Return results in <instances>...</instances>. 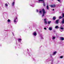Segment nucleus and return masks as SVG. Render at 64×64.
<instances>
[{"label":"nucleus","mask_w":64,"mask_h":64,"mask_svg":"<svg viewBox=\"0 0 64 64\" xmlns=\"http://www.w3.org/2000/svg\"><path fill=\"white\" fill-rule=\"evenodd\" d=\"M49 59V58H48V60H49L48 61H51V64H53V61L54 60V58H52V57H51V58H50L51 60Z\"/></svg>","instance_id":"obj_1"},{"label":"nucleus","mask_w":64,"mask_h":64,"mask_svg":"<svg viewBox=\"0 0 64 64\" xmlns=\"http://www.w3.org/2000/svg\"><path fill=\"white\" fill-rule=\"evenodd\" d=\"M38 1V3H41V2H42L44 4V6H45V4L44 3V0H39Z\"/></svg>","instance_id":"obj_2"},{"label":"nucleus","mask_w":64,"mask_h":64,"mask_svg":"<svg viewBox=\"0 0 64 64\" xmlns=\"http://www.w3.org/2000/svg\"><path fill=\"white\" fill-rule=\"evenodd\" d=\"M42 12H43L42 13V17H44V15H45V14L46 13V12L45 11V10L44 9H42Z\"/></svg>","instance_id":"obj_3"},{"label":"nucleus","mask_w":64,"mask_h":64,"mask_svg":"<svg viewBox=\"0 0 64 64\" xmlns=\"http://www.w3.org/2000/svg\"><path fill=\"white\" fill-rule=\"evenodd\" d=\"M14 23L16 22L17 23L18 22V20L17 19V17H16L15 18L14 20Z\"/></svg>","instance_id":"obj_4"},{"label":"nucleus","mask_w":64,"mask_h":64,"mask_svg":"<svg viewBox=\"0 0 64 64\" xmlns=\"http://www.w3.org/2000/svg\"><path fill=\"white\" fill-rule=\"evenodd\" d=\"M64 29V28H63V26H61L60 29V32H62V31H63L64 30H63Z\"/></svg>","instance_id":"obj_5"},{"label":"nucleus","mask_w":64,"mask_h":64,"mask_svg":"<svg viewBox=\"0 0 64 64\" xmlns=\"http://www.w3.org/2000/svg\"><path fill=\"white\" fill-rule=\"evenodd\" d=\"M33 35L34 36H36V35H37V33H36V32H34L33 33Z\"/></svg>","instance_id":"obj_6"},{"label":"nucleus","mask_w":64,"mask_h":64,"mask_svg":"<svg viewBox=\"0 0 64 64\" xmlns=\"http://www.w3.org/2000/svg\"><path fill=\"white\" fill-rule=\"evenodd\" d=\"M64 17V14H62V17H61V16H60L59 17V19H61V18H63Z\"/></svg>","instance_id":"obj_7"},{"label":"nucleus","mask_w":64,"mask_h":64,"mask_svg":"<svg viewBox=\"0 0 64 64\" xmlns=\"http://www.w3.org/2000/svg\"><path fill=\"white\" fill-rule=\"evenodd\" d=\"M44 23L45 24H47V22L46 21V19L45 18L44 20Z\"/></svg>","instance_id":"obj_8"},{"label":"nucleus","mask_w":64,"mask_h":64,"mask_svg":"<svg viewBox=\"0 0 64 64\" xmlns=\"http://www.w3.org/2000/svg\"><path fill=\"white\" fill-rule=\"evenodd\" d=\"M40 37L41 39H43L44 38H43V35L42 34H40Z\"/></svg>","instance_id":"obj_9"},{"label":"nucleus","mask_w":64,"mask_h":64,"mask_svg":"<svg viewBox=\"0 0 64 64\" xmlns=\"http://www.w3.org/2000/svg\"><path fill=\"white\" fill-rule=\"evenodd\" d=\"M18 40L19 42H21V41L22 40V39L20 38H18Z\"/></svg>","instance_id":"obj_10"},{"label":"nucleus","mask_w":64,"mask_h":64,"mask_svg":"<svg viewBox=\"0 0 64 64\" xmlns=\"http://www.w3.org/2000/svg\"><path fill=\"white\" fill-rule=\"evenodd\" d=\"M57 52L56 51L54 52L53 53V56H54V55H56V54L57 53Z\"/></svg>","instance_id":"obj_11"},{"label":"nucleus","mask_w":64,"mask_h":64,"mask_svg":"<svg viewBox=\"0 0 64 64\" xmlns=\"http://www.w3.org/2000/svg\"><path fill=\"white\" fill-rule=\"evenodd\" d=\"M59 19H58L56 20V24H58V22H59Z\"/></svg>","instance_id":"obj_12"},{"label":"nucleus","mask_w":64,"mask_h":64,"mask_svg":"<svg viewBox=\"0 0 64 64\" xmlns=\"http://www.w3.org/2000/svg\"><path fill=\"white\" fill-rule=\"evenodd\" d=\"M50 6L51 7H55L56 6H55V4H54L53 5H50Z\"/></svg>","instance_id":"obj_13"},{"label":"nucleus","mask_w":64,"mask_h":64,"mask_svg":"<svg viewBox=\"0 0 64 64\" xmlns=\"http://www.w3.org/2000/svg\"><path fill=\"white\" fill-rule=\"evenodd\" d=\"M14 4H15V2H13L12 4V6H14Z\"/></svg>","instance_id":"obj_14"},{"label":"nucleus","mask_w":64,"mask_h":64,"mask_svg":"<svg viewBox=\"0 0 64 64\" xmlns=\"http://www.w3.org/2000/svg\"><path fill=\"white\" fill-rule=\"evenodd\" d=\"M48 30H49L50 31H51V30H52V27H50L48 28Z\"/></svg>","instance_id":"obj_15"},{"label":"nucleus","mask_w":64,"mask_h":64,"mask_svg":"<svg viewBox=\"0 0 64 64\" xmlns=\"http://www.w3.org/2000/svg\"><path fill=\"white\" fill-rule=\"evenodd\" d=\"M62 24H64V18L62 19Z\"/></svg>","instance_id":"obj_16"},{"label":"nucleus","mask_w":64,"mask_h":64,"mask_svg":"<svg viewBox=\"0 0 64 64\" xmlns=\"http://www.w3.org/2000/svg\"><path fill=\"white\" fill-rule=\"evenodd\" d=\"M51 23V21H48V24H50V23Z\"/></svg>","instance_id":"obj_17"},{"label":"nucleus","mask_w":64,"mask_h":64,"mask_svg":"<svg viewBox=\"0 0 64 64\" xmlns=\"http://www.w3.org/2000/svg\"><path fill=\"white\" fill-rule=\"evenodd\" d=\"M60 40H64V38H63L61 37L60 38Z\"/></svg>","instance_id":"obj_18"},{"label":"nucleus","mask_w":64,"mask_h":64,"mask_svg":"<svg viewBox=\"0 0 64 64\" xmlns=\"http://www.w3.org/2000/svg\"><path fill=\"white\" fill-rule=\"evenodd\" d=\"M7 21L8 22H9V23H10V22H11V20H10V19H8Z\"/></svg>","instance_id":"obj_19"},{"label":"nucleus","mask_w":64,"mask_h":64,"mask_svg":"<svg viewBox=\"0 0 64 64\" xmlns=\"http://www.w3.org/2000/svg\"><path fill=\"white\" fill-rule=\"evenodd\" d=\"M56 18V16H54L53 18V20H55V19Z\"/></svg>","instance_id":"obj_20"},{"label":"nucleus","mask_w":64,"mask_h":64,"mask_svg":"<svg viewBox=\"0 0 64 64\" xmlns=\"http://www.w3.org/2000/svg\"><path fill=\"white\" fill-rule=\"evenodd\" d=\"M5 6H6V7H8V4L7 3H6L5 4Z\"/></svg>","instance_id":"obj_21"},{"label":"nucleus","mask_w":64,"mask_h":64,"mask_svg":"<svg viewBox=\"0 0 64 64\" xmlns=\"http://www.w3.org/2000/svg\"><path fill=\"white\" fill-rule=\"evenodd\" d=\"M55 39V36H53L52 38V40H54Z\"/></svg>","instance_id":"obj_22"},{"label":"nucleus","mask_w":64,"mask_h":64,"mask_svg":"<svg viewBox=\"0 0 64 64\" xmlns=\"http://www.w3.org/2000/svg\"><path fill=\"white\" fill-rule=\"evenodd\" d=\"M39 13L40 14H42V11L41 10L39 12Z\"/></svg>","instance_id":"obj_23"},{"label":"nucleus","mask_w":64,"mask_h":64,"mask_svg":"<svg viewBox=\"0 0 64 64\" xmlns=\"http://www.w3.org/2000/svg\"><path fill=\"white\" fill-rule=\"evenodd\" d=\"M58 26H56L55 28V29H56L57 28H58Z\"/></svg>","instance_id":"obj_24"},{"label":"nucleus","mask_w":64,"mask_h":64,"mask_svg":"<svg viewBox=\"0 0 64 64\" xmlns=\"http://www.w3.org/2000/svg\"><path fill=\"white\" fill-rule=\"evenodd\" d=\"M46 9H49V6H46Z\"/></svg>","instance_id":"obj_25"},{"label":"nucleus","mask_w":64,"mask_h":64,"mask_svg":"<svg viewBox=\"0 0 64 64\" xmlns=\"http://www.w3.org/2000/svg\"><path fill=\"white\" fill-rule=\"evenodd\" d=\"M63 57V56H61L60 57V58H62Z\"/></svg>","instance_id":"obj_26"},{"label":"nucleus","mask_w":64,"mask_h":64,"mask_svg":"<svg viewBox=\"0 0 64 64\" xmlns=\"http://www.w3.org/2000/svg\"><path fill=\"white\" fill-rule=\"evenodd\" d=\"M30 6H32V7H34V6L33 5V4L31 5H30Z\"/></svg>","instance_id":"obj_27"},{"label":"nucleus","mask_w":64,"mask_h":64,"mask_svg":"<svg viewBox=\"0 0 64 64\" xmlns=\"http://www.w3.org/2000/svg\"><path fill=\"white\" fill-rule=\"evenodd\" d=\"M44 30H47V28H44Z\"/></svg>","instance_id":"obj_28"},{"label":"nucleus","mask_w":64,"mask_h":64,"mask_svg":"<svg viewBox=\"0 0 64 64\" xmlns=\"http://www.w3.org/2000/svg\"><path fill=\"white\" fill-rule=\"evenodd\" d=\"M12 34L14 35V34L13 32H12Z\"/></svg>","instance_id":"obj_29"},{"label":"nucleus","mask_w":64,"mask_h":64,"mask_svg":"<svg viewBox=\"0 0 64 64\" xmlns=\"http://www.w3.org/2000/svg\"><path fill=\"white\" fill-rule=\"evenodd\" d=\"M57 1L58 2H60V0H57Z\"/></svg>","instance_id":"obj_30"},{"label":"nucleus","mask_w":64,"mask_h":64,"mask_svg":"<svg viewBox=\"0 0 64 64\" xmlns=\"http://www.w3.org/2000/svg\"><path fill=\"white\" fill-rule=\"evenodd\" d=\"M36 12H38V10H36Z\"/></svg>","instance_id":"obj_31"},{"label":"nucleus","mask_w":64,"mask_h":64,"mask_svg":"<svg viewBox=\"0 0 64 64\" xmlns=\"http://www.w3.org/2000/svg\"><path fill=\"white\" fill-rule=\"evenodd\" d=\"M33 60H35V59H34V58H33Z\"/></svg>","instance_id":"obj_32"},{"label":"nucleus","mask_w":64,"mask_h":64,"mask_svg":"<svg viewBox=\"0 0 64 64\" xmlns=\"http://www.w3.org/2000/svg\"><path fill=\"white\" fill-rule=\"evenodd\" d=\"M53 11H54V9H53V10H52Z\"/></svg>","instance_id":"obj_33"},{"label":"nucleus","mask_w":64,"mask_h":64,"mask_svg":"<svg viewBox=\"0 0 64 64\" xmlns=\"http://www.w3.org/2000/svg\"><path fill=\"white\" fill-rule=\"evenodd\" d=\"M27 50L28 51H29V50L28 49Z\"/></svg>","instance_id":"obj_34"}]
</instances>
